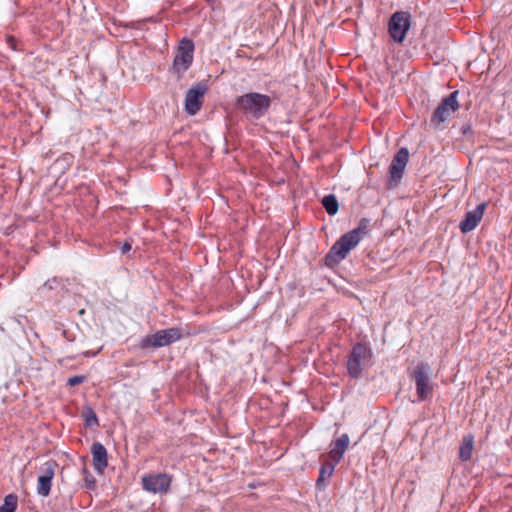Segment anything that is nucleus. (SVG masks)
<instances>
[{
    "label": "nucleus",
    "mask_w": 512,
    "mask_h": 512,
    "mask_svg": "<svg viewBox=\"0 0 512 512\" xmlns=\"http://www.w3.org/2000/svg\"><path fill=\"white\" fill-rule=\"evenodd\" d=\"M355 235L356 233H345L333 244L324 258L326 266L334 267L347 257L358 245Z\"/></svg>",
    "instance_id": "nucleus-4"
},
{
    "label": "nucleus",
    "mask_w": 512,
    "mask_h": 512,
    "mask_svg": "<svg viewBox=\"0 0 512 512\" xmlns=\"http://www.w3.org/2000/svg\"><path fill=\"white\" fill-rule=\"evenodd\" d=\"M272 104L270 96L258 92L240 95L235 100L236 108L249 120H259L269 111Z\"/></svg>",
    "instance_id": "nucleus-1"
},
{
    "label": "nucleus",
    "mask_w": 512,
    "mask_h": 512,
    "mask_svg": "<svg viewBox=\"0 0 512 512\" xmlns=\"http://www.w3.org/2000/svg\"><path fill=\"white\" fill-rule=\"evenodd\" d=\"M369 224H370V220L369 219L362 218L359 221L358 226L355 229L349 231L348 233H356L355 239L357 240V243L359 244V242L362 240L364 235L367 233V229H368Z\"/></svg>",
    "instance_id": "nucleus-21"
},
{
    "label": "nucleus",
    "mask_w": 512,
    "mask_h": 512,
    "mask_svg": "<svg viewBox=\"0 0 512 512\" xmlns=\"http://www.w3.org/2000/svg\"><path fill=\"white\" fill-rule=\"evenodd\" d=\"M18 505V496L16 494H8L4 498V503L0 506V512H15Z\"/></svg>",
    "instance_id": "nucleus-20"
},
{
    "label": "nucleus",
    "mask_w": 512,
    "mask_h": 512,
    "mask_svg": "<svg viewBox=\"0 0 512 512\" xmlns=\"http://www.w3.org/2000/svg\"><path fill=\"white\" fill-rule=\"evenodd\" d=\"M93 466L97 473L102 474L108 466V453L100 442H94L91 446Z\"/></svg>",
    "instance_id": "nucleus-14"
},
{
    "label": "nucleus",
    "mask_w": 512,
    "mask_h": 512,
    "mask_svg": "<svg viewBox=\"0 0 512 512\" xmlns=\"http://www.w3.org/2000/svg\"><path fill=\"white\" fill-rule=\"evenodd\" d=\"M208 91V85L204 81L192 85L185 95L184 109L188 115H196L203 104V98Z\"/></svg>",
    "instance_id": "nucleus-10"
},
{
    "label": "nucleus",
    "mask_w": 512,
    "mask_h": 512,
    "mask_svg": "<svg viewBox=\"0 0 512 512\" xmlns=\"http://www.w3.org/2000/svg\"><path fill=\"white\" fill-rule=\"evenodd\" d=\"M458 94L459 91L456 90L442 99L431 116L429 122L431 127L438 129L440 125L451 116L452 113L459 109L460 106L457 100Z\"/></svg>",
    "instance_id": "nucleus-7"
},
{
    "label": "nucleus",
    "mask_w": 512,
    "mask_h": 512,
    "mask_svg": "<svg viewBox=\"0 0 512 512\" xmlns=\"http://www.w3.org/2000/svg\"><path fill=\"white\" fill-rule=\"evenodd\" d=\"M85 482H86L88 488L93 489L95 487L96 480L92 475L89 474L86 477Z\"/></svg>",
    "instance_id": "nucleus-25"
},
{
    "label": "nucleus",
    "mask_w": 512,
    "mask_h": 512,
    "mask_svg": "<svg viewBox=\"0 0 512 512\" xmlns=\"http://www.w3.org/2000/svg\"><path fill=\"white\" fill-rule=\"evenodd\" d=\"M372 355V350L368 344L356 343L347 356L346 369L348 375L353 379L360 378L363 369L370 365Z\"/></svg>",
    "instance_id": "nucleus-2"
},
{
    "label": "nucleus",
    "mask_w": 512,
    "mask_h": 512,
    "mask_svg": "<svg viewBox=\"0 0 512 512\" xmlns=\"http://www.w3.org/2000/svg\"><path fill=\"white\" fill-rule=\"evenodd\" d=\"M431 368L428 363L422 362L415 366L413 379L415 381L416 394L419 401H426L432 397L433 383L430 379Z\"/></svg>",
    "instance_id": "nucleus-6"
},
{
    "label": "nucleus",
    "mask_w": 512,
    "mask_h": 512,
    "mask_svg": "<svg viewBox=\"0 0 512 512\" xmlns=\"http://www.w3.org/2000/svg\"><path fill=\"white\" fill-rule=\"evenodd\" d=\"M84 381H85V376L75 375V376L68 378L67 384L69 386H76V385L83 383Z\"/></svg>",
    "instance_id": "nucleus-22"
},
{
    "label": "nucleus",
    "mask_w": 512,
    "mask_h": 512,
    "mask_svg": "<svg viewBox=\"0 0 512 512\" xmlns=\"http://www.w3.org/2000/svg\"><path fill=\"white\" fill-rule=\"evenodd\" d=\"M132 246L129 242L123 243V245L120 248V251L122 254H126L131 250Z\"/></svg>",
    "instance_id": "nucleus-26"
},
{
    "label": "nucleus",
    "mask_w": 512,
    "mask_h": 512,
    "mask_svg": "<svg viewBox=\"0 0 512 512\" xmlns=\"http://www.w3.org/2000/svg\"><path fill=\"white\" fill-rule=\"evenodd\" d=\"M144 490L154 493H167L170 489L172 478L166 473L147 474L141 478Z\"/></svg>",
    "instance_id": "nucleus-11"
},
{
    "label": "nucleus",
    "mask_w": 512,
    "mask_h": 512,
    "mask_svg": "<svg viewBox=\"0 0 512 512\" xmlns=\"http://www.w3.org/2000/svg\"><path fill=\"white\" fill-rule=\"evenodd\" d=\"M411 26L409 12L397 11L393 13L388 22V33L396 43H402Z\"/></svg>",
    "instance_id": "nucleus-8"
},
{
    "label": "nucleus",
    "mask_w": 512,
    "mask_h": 512,
    "mask_svg": "<svg viewBox=\"0 0 512 512\" xmlns=\"http://www.w3.org/2000/svg\"><path fill=\"white\" fill-rule=\"evenodd\" d=\"M349 442L350 439L348 434H342L333 442V447L329 452V457L333 462L339 463L341 461L349 446Z\"/></svg>",
    "instance_id": "nucleus-15"
},
{
    "label": "nucleus",
    "mask_w": 512,
    "mask_h": 512,
    "mask_svg": "<svg viewBox=\"0 0 512 512\" xmlns=\"http://www.w3.org/2000/svg\"><path fill=\"white\" fill-rule=\"evenodd\" d=\"M474 445V436L472 434L465 435L462 439L460 448H459V458L462 461H468L472 457Z\"/></svg>",
    "instance_id": "nucleus-17"
},
{
    "label": "nucleus",
    "mask_w": 512,
    "mask_h": 512,
    "mask_svg": "<svg viewBox=\"0 0 512 512\" xmlns=\"http://www.w3.org/2000/svg\"><path fill=\"white\" fill-rule=\"evenodd\" d=\"M59 285H60V280L58 278L54 277L52 279L47 280L44 283L43 288L52 290V289L57 288V286H59Z\"/></svg>",
    "instance_id": "nucleus-23"
},
{
    "label": "nucleus",
    "mask_w": 512,
    "mask_h": 512,
    "mask_svg": "<svg viewBox=\"0 0 512 512\" xmlns=\"http://www.w3.org/2000/svg\"><path fill=\"white\" fill-rule=\"evenodd\" d=\"M338 463L333 461H326L323 463L319 469V476L316 480V488L318 490H325L327 487L326 479L330 478L333 475L335 467Z\"/></svg>",
    "instance_id": "nucleus-16"
},
{
    "label": "nucleus",
    "mask_w": 512,
    "mask_h": 512,
    "mask_svg": "<svg viewBox=\"0 0 512 512\" xmlns=\"http://www.w3.org/2000/svg\"><path fill=\"white\" fill-rule=\"evenodd\" d=\"M409 161V150L406 147L400 148L394 155L389 166V179L387 187L393 189L400 183L407 163Z\"/></svg>",
    "instance_id": "nucleus-9"
},
{
    "label": "nucleus",
    "mask_w": 512,
    "mask_h": 512,
    "mask_svg": "<svg viewBox=\"0 0 512 512\" xmlns=\"http://www.w3.org/2000/svg\"><path fill=\"white\" fill-rule=\"evenodd\" d=\"M182 338V332L180 328L171 327L163 330H159L154 334L144 336L139 343L141 349L148 348H160L168 346L174 342L179 341Z\"/></svg>",
    "instance_id": "nucleus-5"
},
{
    "label": "nucleus",
    "mask_w": 512,
    "mask_h": 512,
    "mask_svg": "<svg viewBox=\"0 0 512 512\" xmlns=\"http://www.w3.org/2000/svg\"><path fill=\"white\" fill-rule=\"evenodd\" d=\"M322 206L326 210V212L333 216L335 215L339 210V203L334 194H328L324 196L321 200Z\"/></svg>",
    "instance_id": "nucleus-18"
},
{
    "label": "nucleus",
    "mask_w": 512,
    "mask_h": 512,
    "mask_svg": "<svg viewBox=\"0 0 512 512\" xmlns=\"http://www.w3.org/2000/svg\"><path fill=\"white\" fill-rule=\"evenodd\" d=\"M461 133L463 136H465L466 138H472L473 136V130H472V126L471 124L469 123H465L461 126Z\"/></svg>",
    "instance_id": "nucleus-24"
},
{
    "label": "nucleus",
    "mask_w": 512,
    "mask_h": 512,
    "mask_svg": "<svg viewBox=\"0 0 512 512\" xmlns=\"http://www.w3.org/2000/svg\"><path fill=\"white\" fill-rule=\"evenodd\" d=\"M194 50L195 45L192 39L185 37L180 40L171 67V72L178 78L182 77L192 65Z\"/></svg>",
    "instance_id": "nucleus-3"
},
{
    "label": "nucleus",
    "mask_w": 512,
    "mask_h": 512,
    "mask_svg": "<svg viewBox=\"0 0 512 512\" xmlns=\"http://www.w3.org/2000/svg\"><path fill=\"white\" fill-rule=\"evenodd\" d=\"M57 463L53 460L46 461L40 467V474L37 479V494L41 497H48L52 487V481L55 476Z\"/></svg>",
    "instance_id": "nucleus-12"
},
{
    "label": "nucleus",
    "mask_w": 512,
    "mask_h": 512,
    "mask_svg": "<svg viewBox=\"0 0 512 512\" xmlns=\"http://www.w3.org/2000/svg\"><path fill=\"white\" fill-rule=\"evenodd\" d=\"M82 416L87 427H93L99 425L97 414L91 406H85L82 411Z\"/></svg>",
    "instance_id": "nucleus-19"
},
{
    "label": "nucleus",
    "mask_w": 512,
    "mask_h": 512,
    "mask_svg": "<svg viewBox=\"0 0 512 512\" xmlns=\"http://www.w3.org/2000/svg\"><path fill=\"white\" fill-rule=\"evenodd\" d=\"M486 207L487 203L482 202L474 210L468 211L459 224L460 231L464 234L473 231L481 221Z\"/></svg>",
    "instance_id": "nucleus-13"
}]
</instances>
